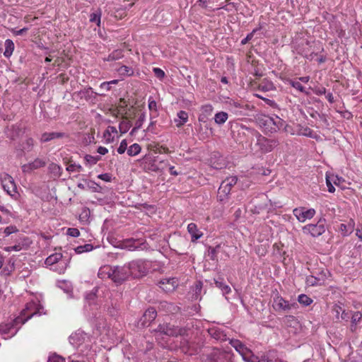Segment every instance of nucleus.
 I'll return each instance as SVG.
<instances>
[{
    "label": "nucleus",
    "mask_w": 362,
    "mask_h": 362,
    "mask_svg": "<svg viewBox=\"0 0 362 362\" xmlns=\"http://www.w3.org/2000/svg\"><path fill=\"white\" fill-rule=\"evenodd\" d=\"M298 301L303 306H308L313 302V299L305 294H300L298 296Z\"/></svg>",
    "instance_id": "de8ad7c7"
},
{
    "label": "nucleus",
    "mask_w": 362,
    "mask_h": 362,
    "mask_svg": "<svg viewBox=\"0 0 362 362\" xmlns=\"http://www.w3.org/2000/svg\"><path fill=\"white\" fill-rule=\"evenodd\" d=\"M93 249V246L91 244H86L84 245H80L76 247L74 250L77 254H81L85 252H90Z\"/></svg>",
    "instance_id": "3c124183"
},
{
    "label": "nucleus",
    "mask_w": 362,
    "mask_h": 362,
    "mask_svg": "<svg viewBox=\"0 0 362 362\" xmlns=\"http://www.w3.org/2000/svg\"><path fill=\"white\" fill-rule=\"evenodd\" d=\"M296 52L305 57V59L312 61L317 54L313 49V45L308 40H303L300 44L294 46Z\"/></svg>",
    "instance_id": "9b49d317"
},
{
    "label": "nucleus",
    "mask_w": 362,
    "mask_h": 362,
    "mask_svg": "<svg viewBox=\"0 0 362 362\" xmlns=\"http://www.w3.org/2000/svg\"><path fill=\"white\" fill-rule=\"evenodd\" d=\"M47 362H65V360L62 356L54 354L49 357Z\"/></svg>",
    "instance_id": "e2e57ef3"
},
{
    "label": "nucleus",
    "mask_w": 362,
    "mask_h": 362,
    "mask_svg": "<svg viewBox=\"0 0 362 362\" xmlns=\"http://www.w3.org/2000/svg\"><path fill=\"white\" fill-rule=\"evenodd\" d=\"M259 88L263 91H269L275 88L272 82L269 81H262L259 83Z\"/></svg>",
    "instance_id": "09e8293b"
},
{
    "label": "nucleus",
    "mask_w": 362,
    "mask_h": 362,
    "mask_svg": "<svg viewBox=\"0 0 362 362\" xmlns=\"http://www.w3.org/2000/svg\"><path fill=\"white\" fill-rule=\"evenodd\" d=\"M256 95L259 98H261L262 100H263L265 102V103L267 105H269L270 107H274V108L277 107V104H276V103L274 100H270V99H268V98H263V97H262V96H260V95H259L257 94Z\"/></svg>",
    "instance_id": "774afa93"
},
{
    "label": "nucleus",
    "mask_w": 362,
    "mask_h": 362,
    "mask_svg": "<svg viewBox=\"0 0 362 362\" xmlns=\"http://www.w3.org/2000/svg\"><path fill=\"white\" fill-rule=\"evenodd\" d=\"M4 46L5 51L4 52V55L6 58H9L13 52L15 48L14 43L11 40L7 39L5 40Z\"/></svg>",
    "instance_id": "4c0bfd02"
},
{
    "label": "nucleus",
    "mask_w": 362,
    "mask_h": 362,
    "mask_svg": "<svg viewBox=\"0 0 362 362\" xmlns=\"http://www.w3.org/2000/svg\"><path fill=\"white\" fill-rule=\"evenodd\" d=\"M203 288V284L201 281H197L193 288V298L195 300L201 299V293Z\"/></svg>",
    "instance_id": "a18cd8bd"
},
{
    "label": "nucleus",
    "mask_w": 362,
    "mask_h": 362,
    "mask_svg": "<svg viewBox=\"0 0 362 362\" xmlns=\"http://www.w3.org/2000/svg\"><path fill=\"white\" fill-rule=\"evenodd\" d=\"M238 177L236 176H230L226 178L221 184L218 190V199L223 202L227 199L231 191L232 187L237 183Z\"/></svg>",
    "instance_id": "6e6552de"
},
{
    "label": "nucleus",
    "mask_w": 362,
    "mask_h": 362,
    "mask_svg": "<svg viewBox=\"0 0 362 362\" xmlns=\"http://www.w3.org/2000/svg\"><path fill=\"white\" fill-rule=\"evenodd\" d=\"M94 353L89 349L86 352L83 349H80V352H76L68 357L69 362H90L93 358Z\"/></svg>",
    "instance_id": "dca6fc26"
},
{
    "label": "nucleus",
    "mask_w": 362,
    "mask_h": 362,
    "mask_svg": "<svg viewBox=\"0 0 362 362\" xmlns=\"http://www.w3.org/2000/svg\"><path fill=\"white\" fill-rule=\"evenodd\" d=\"M279 144L276 139H268L262 135L257 134L256 136V143L255 147L256 151L261 153H267L272 151Z\"/></svg>",
    "instance_id": "0eeeda50"
},
{
    "label": "nucleus",
    "mask_w": 362,
    "mask_h": 362,
    "mask_svg": "<svg viewBox=\"0 0 362 362\" xmlns=\"http://www.w3.org/2000/svg\"><path fill=\"white\" fill-rule=\"evenodd\" d=\"M289 84L296 90H299L300 93L308 94V93L305 91V88L302 86V84L299 81L291 80L289 81Z\"/></svg>",
    "instance_id": "864d4df0"
},
{
    "label": "nucleus",
    "mask_w": 362,
    "mask_h": 362,
    "mask_svg": "<svg viewBox=\"0 0 362 362\" xmlns=\"http://www.w3.org/2000/svg\"><path fill=\"white\" fill-rule=\"evenodd\" d=\"M102 11L100 9H98L95 12L90 14L89 21L91 23H95L98 26L100 25L101 23Z\"/></svg>",
    "instance_id": "79ce46f5"
},
{
    "label": "nucleus",
    "mask_w": 362,
    "mask_h": 362,
    "mask_svg": "<svg viewBox=\"0 0 362 362\" xmlns=\"http://www.w3.org/2000/svg\"><path fill=\"white\" fill-rule=\"evenodd\" d=\"M355 223L353 219H350L349 221L345 223H341L339 226V230L344 236L350 235L354 229Z\"/></svg>",
    "instance_id": "2f4dec72"
},
{
    "label": "nucleus",
    "mask_w": 362,
    "mask_h": 362,
    "mask_svg": "<svg viewBox=\"0 0 362 362\" xmlns=\"http://www.w3.org/2000/svg\"><path fill=\"white\" fill-rule=\"evenodd\" d=\"M0 181L4 190L13 199L17 200L19 193L13 178L6 173H0Z\"/></svg>",
    "instance_id": "423d86ee"
},
{
    "label": "nucleus",
    "mask_w": 362,
    "mask_h": 362,
    "mask_svg": "<svg viewBox=\"0 0 362 362\" xmlns=\"http://www.w3.org/2000/svg\"><path fill=\"white\" fill-rule=\"evenodd\" d=\"M85 299L88 303L90 310L92 311V315L93 318H98L97 313L94 312L95 310H98V304L95 303L96 295L95 292H90L86 293Z\"/></svg>",
    "instance_id": "393cba45"
},
{
    "label": "nucleus",
    "mask_w": 362,
    "mask_h": 362,
    "mask_svg": "<svg viewBox=\"0 0 362 362\" xmlns=\"http://www.w3.org/2000/svg\"><path fill=\"white\" fill-rule=\"evenodd\" d=\"M49 170L52 173L58 177L61 175L62 170V168L59 165L54 163L49 165Z\"/></svg>",
    "instance_id": "603ef678"
},
{
    "label": "nucleus",
    "mask_w": 362,
    "mask_h": 362,
    "mask_svg": "<svg viewBox=\"0 0 362 362\" xmlns=\"http://www.w3.org/2000/svg\"><path fill=\"white\" fill-rule=\"evenodd\" d=\"M114 274L113 267L110 265H104L99 269L98 276L100 279H111Z\"/></svg>",
    "instance_id": "c85d7f7f"
},
{
    "label": "nucleus",
    "mask_w": 362,
    "mask_h": 362,
    "mask_svg": "<svg viewBox=\"0 0 362 362\" xmlns=\"http://www.w3.org/2000/svg\"><path fill=\"white\" fill-rule=\"evenodd\" d=\"M122 295L118 292H113L111 293L110 297V304L107 303L105 305L104 308L107 312L112 317H115L118 315L119 310V300H121Z\"/></svg>",
    "instance_id": "f8f14e48"
},
{
    "label": "nucleus",
    "mask_w": 362,
    "mask_h": 362,
    "mask_svg": "<svg viewBox=\"0 0 362 362\" xmlns=\"http://www.w3.org/2000/svg\"><path fill=\"white\" fill-rule=\"evenodd\" d=\"M343 308V304L340 302L335 303L332 308V313L337 320H340V315Z\"/></svg>",
    "instance_id": "c03bdc74"
},
{
    "label": "nucleus",
    "mask_w": 362,
    "mask_h": 362,
    "mask_svg": "<svg viewBox=\"0 0 362 362\" xmlns=\"http://www.w3.org/2000/svg\"><path fill=\"white\" fill-rule=\"evenodd\" d=\"M118 74L122 77L132 76L134 75V69L125 65H122L116 69Z\"/></svg>",
    "instance_id": "c9c22d12"
},
{
    "label": "nucleus",
    "mask_w": 362,
    "mask_h": 362,
    "mask_svg": "<svg viewBox=\"0 0 362 362\" xmlns=\"http://www.w3.org/2000/svg\"><path fill=\"white\" fill-rule=\"evenodd\" d=\"M146 121V113L142 112L139 115L138 119H136L135 122V125L136 126V129H140L144 122Z\"/></svg>",
    "instance_id": "bf43d9fd"
},
{
    "label": "nucleus",
    "mask_w": 362,
    "mask_h": 362,
    "mask_svg": "<svg viewBox=\"0 0 362 362\" xmlns=\"http://www.w3.org/2000/svg\"><path fill=\"white\" fill-rule=\"evenodd\" d=\"M187 231L191 235L192 242L197 241L203 235V233L198 229L197 226L194 223H190L188 224Z\"/></svg>",
    "instance_id": "a878e982"
},
{
    "label": "nucleus",
    "mask_w": 362,
    "mask_h": 362,
    "mask_svg": "<svg viewBox=\"0 0 362 362\" xmlns=\"http://www.w3.org/2000/svg\"><path fill=\"white\" fill-rule=\"evenodd\" d=\"M211 362H232L231 354L229 352L214 349L211 354Z\"/></svg>",
    "instance_id": "a211bd4d"
},
{
    "label": "nucleus",
    "mask_w": 362,
    "mask_h": 362,
    "mask_svg": "<svg viewBox=\"0 0 362 362\" xmlns=\"http://www.w3.org/2000/svg\"><path fill=\"white\" fill-rule=\"evenodd\" d=\"M259 123L266 133H275L284 126V122L276 115H264L259 119Z\"/></svg>",
    "instance_id": "20e7f679"
},
{
    "label": "nucleus",
    "mask_w": 362,
    "mask_h": 362,
    "mask_svg": "<svg viewBox=\"0 0 362 362\" xmlns=\"http://www.w3.org/2000/svg\"><path fill=\"white\" fill-rule=\"evenodd\" d=\"M157 316V312L154 308H148L141 318V323L143 326H148Z\"/></svg>",
    "instance_id": "5701e85b"
},
{
    "label": "nucleus",
    "mask_w": 362,
    "mask_h": 362,
    "mask_svg": "<svg viewBox=\"0 0 362 362\" xmlns=\"http://www.w3.org/2000/svg\"><path fill=\"white\" fill-rule=\"evenodd\" d=\"M293 214L299 222L304 223L307 220L312 219L315 216L316 211L313 208L306 209L305 207L300 206L295 208L293 210Z\"/></svg>",
    "instance_id": "ddd939ff"
},
{
    "label": "nucleus",
    "mask_w": 362,
    "mask_h": 362,
    "mask_svg": "<svg viewBox=\"0 0 362 362\" xmlns=\"http://www.w3.org/2000/svg\"><path fill=\"white\" fill-rule=\"evenodd\" d=\"M325 219L320 218L316 223H310L302 228V231L305 235H310L313 238L322 235L325 232Z\"/></svg>",
    "instance_id": "1a4fd4ad"
},
{
    "label": "nucleus",
    "mask_w": 362,
    "mask_h": 362,
    "mask_svg": "<svg viewBox=\"0 0 362 362\" xmlns=\"http://www.w3.org/2000/svg\"><path fill=\"white\" fill-rule=\"evenodd\" d=\"M228 115L227 112L221 111L218 112L214 115V122L218 125L223 124L228 119Z\"/></svg>",
    "instance_id": "a19ab883"
},
{
    "label": "nucleus",
    "mask_w": 362,
    "mask_h": 362,
    "mask_svg": "<svg viewBox=\"0 0 362 362\" xmlns=\"http://www.w3.org/2000/svg\"><path fill=\"white\" fill-rule=\"evenodd\" d=\"M58 286L68 294L69 298L72 297V284L70 281L66 280L59 281Z\"/></svg>",
    "instance_id": "473e14b6"
},
{
    "label": "nucleus",
    "mask_w": 362,
    "mask_h": 362,
    "mask_svg": "<svg viewBox=\"0 0 362 362\" xmlns=\"http://www.w3.org/2000/svg\"><path fill=\"white\" fill-rule=\"evenodd\" d=\"M42 305L37 297L33 298L25 304V308L21 311V315L15 318L11 324L0 325V333L4 339H8L15 336L20 327L18 325L24 324L29 319L35 315H40Z\"/></svg>",
    "instance_id": "f257e3e1"
},
{
    "label": "nucleus",
    "mask_w": 362,
    "mask_h": 362,
    "mask_svg": "<svg viewBox=\"0 0 362 362\" xmlns=\"http://www.w3.org/2000/svg\"><path fill=\"white\" fill-rule=\"evenodd\" d=\"M153 71L155 76L160 80H162L165 76V72L160 68L155 67L153 68Z\"/></svg>",
    "instance_id": "338daca9"
},
{
    "label": "nucleus",
    "mask_w": 362,
    "mask_h": 362,
    "mask_svg": "<svg viewBox=\"0 0 362 362\" xmlns=\"http://www.w3.org/2000/svg\"><path fill=\"white\" fill-rule=\"evenodd\" d=\"M92 337L82 329H78L69 337V341L77 348V352H80L81 349H83L85 352L88 349L92 351Z\"/></svg>",
    "instance_id": "7ed1b4c3"
},
{
    "label": "nucleus",
    "mask_w": 362,
    "mask_h": 362,
    "mask_svg": "<svg viewBox=\"0 0 362 362\" xmlns=\"http://www.w3.org/2000/svg\"><path fill=\"white\" fill-rule=\"evenodd\" d=\"M130 276L138 278L145 276L151 269L152 262L146 259H136L127 264Z\"/></svg>",
    "instance_id": "39448f33"
},
{
    "label": "nucleus",
    "mask_w": 362,
    "mask_h": 362,
    "mask_svg": "<svg viewBox=\"0 0 362 362\" xmlns=\"http://www.w3.org/2000/svg\"><path fill=\"white\" fill-rule=\"evenodd\" d=\"M362 320V313L360 311L354 312L351 316V332H355L356 329V327L358 324Z\"/></svg>",
    "instance_id": "f704fd0d"
},
{
    "label": "nucleus",
    "mask_w": 362,
    "mask_h": 362,
    "mask_svg": "<svg viewBox=\"0 0 362 362\" xmlns=\"http://www.w3.org/2000/svg\"><path fill=\"white\" fill-rule=\"evenodd\" d=\"M66 234L71 237L76 238L79 236L80 232L78 229L76 228H69L66 230Z\"/></svg>",
    "instance_id": "0e129e2a"
},
{
    "label": "nucleus",
    "mask_w": 362,
    "mask_h": 362,
    "mask_svg": "<svg viewBox=\"0 0 362 362\" xmlns=\"http://www.w3.org/2000/svg\"><path fill=\"white\" fill-rule=\"evenodd\" d=\"M124 57L123 50L118 49L113 50L107 57L104 58V61L111 62L122 59Z\"/></svg>",
    "instance_id": "e433bc0d"
},
{
    "label": "nucleus",
    "mask_w": 362,
    "mask_h": 362,
    "mask_svg": "<svg viewBox=\"0 0 362 362\" xmlns=\"http://www.w3.org/2000/svg\"><path fill=\"white\" fill-rule=\"evenodd\" d=\"M125 247L129 250H144L148 249V244L143 240L130 239L126 242Z\"/></svg>",
    "instance_id": "aec40b11"
},
{
    "label": "nucleus",
    "mask_w": 362,
    "mask_h": 362,
    "mask_svg": "<svg viewBox=\"0 0 362 362\" xmlns=\"http://www.w3.org/2000/svg\"><path fill=\"white\" fill-rule=\"evenodd\" d=\"M22 248H23L22 245L20 243H18V244H16V245H15L13 246L5 247L4 248V250L5 251H6V252H12V251L19 252V251H21L22 250Z\"/></svg>",
    "instance_id": "680f3d73"
},
{
    "label": "nucleus",
    "mask_w": 362,
    "mask_h": 362,
    "mask_svg": "<svg viewBox=\"0 0 362 362\" xmlns=\"http://www.w3.org/2000/svg\"><path fill=\"white\" fill-rule=\"evenodd\" d=\"M113 267L114 274H112V280L115 283H121L130 276L129 269L127 264L124 266H115Z\"/></svg>",
    "instance_id": "4468645a"
},
{
    "label": "nucleus",
    "mask_w": 362,
    "mask_h": 362,
    "mask_svg": "<svg viewBox=\"0 0 362 362\" xmlns=\"http://www.w3.org/2000/svg\"><path fill=\"white\" fill-rule=\"evenodd\" d=\"M95 323V331L94 332V334L95 335H100L102 334L105 330H106V322L104 319H100L99 324L97 322Z\"/></svg>",
    "instance_id": "37998d69"
},
{
    "label": "nucleus",
    "mask_w": 362,
    "mask_h": 362,
    "mask_svg": "<svg viewBox=\"0 0 362 362\" xmlns=\"http://www.w3.org/2000/svg\"><path fill=\"white\" fill-rule=\"evenodd\" d=\"M177 286V280L175 278L163 279L159 282V286L165 292L175 290Z\"/></svg>",
    "instance_id": "4be33fe9"
},
{
    "label": "nucleus",
    "mask_w": 362,
    "mask_h": 362,
    "mask_svg": "<svg viewBox=\"0 0 362 362\" xmlns=\"http://www.w3.org/2000/svg\"><path fill=\"white\" fill-rule=\"evenodd\" d=\"M141 148L139 144H134L127 149V154L129 156H135L141 152Z\"/></svg>",
    "instance_id": "49530a36"
},
{
    "label": "nucleus",
    "mask_w": 362,
    "mask_h": 362,
    "mask_svg": "<svg viewBox=\"0 0 362 362\" xmlns=\"http://www.w3.org/2000/svg\"><path fill=\"white\" fill-rule=\"evenodd\" d=\"M22 133V129L20 125H12L8 128L6 132V136L11 140H16Z\"/></svg>",
    "instance_id": "cd10ccee"
},
{
    "label": "nucleus",
    "mask_w": 362,
    "mask_h": 362,
    "mask_svg": "<svg viewBox=\"0 0 362 362\" xmlns=\"http://www.w3.org/2000/svg\"><path fill=\"white\" fill-rule=\"evenodd\" d=\"M214 107L211 104H206L201 107V113L199 115L198 120L199 122L205 123L210 115H211Z\"/></svg>",
    "instance_id": "b1692460"
},
{
    "label": "nucleus",
    "mask_w": 362,
    "mask_h": 362,
    "mask_svg": "<svg viewBox=\"0 0 362 362\" xmlns=\"http://www.w3.org/2000/svg\"><path fill=\"white\" fill-rule=\"evenodd\" d=\"M207 331L209 335L216 341H223L227 339L226 334L221 327L212 326L209 327Z\"/></svg>",
    "instance_id": "412c9836"
},
{
    "label": "nucleus",
    "mask_w": 362,
    "mask_h": 362,
    "mask_svg": "<svg viewBox=\"0 0 362 362\" xmlns=\"http://www.w3.org/2000/svg\"><path fill=\"white\" fill-rule=\"evenodd\" d=\"M158 332L168 336H178L183 335L186 330L183 328H180L167 323L160 325L158 327Z\"/></svg>",
    "instance_id": "2eb2a0df"
},
{
    "label": "nucleus",
    "mask_w": 362,
    "mask_h": 362,
    "mask_svg": "<svg viewBox=\"0 0 362 362\" xmlns=\"http://www.w3.org/2000/svg\"><path fill=\"white\" fill-rule=\"evenodd\" d=\"M83 168L81 165L76 164V163H71L66 167V170L73 173V172H77L79 173L82 171Z\"/></svg>",
    "instance_id": "5fc2aeb1"
},
{
    "label": "nucleus",
    "mask_w": 362,
    "mask_h": 362,
    "mask_svg": "<svg viewBox=\"0 0 362 362\" xmlns=\"http://www.w3.org/2000/svg\"><path fill=\"white\" fill-rule=\"evenodd\" d=\"M132 126L131 122L129 120H123L119 123V129L121 134L127 133Z\"/></svg>",
    "instance_id": "8fccbe9b"
},
{
    "label": "nucleus",
    "mask_w": 362,
    "mask_h": 362,
    "mask_svg": "<svg viewBox=\"0 0 362 362\" xmlns=\"http://www.w3.org/2000/svg\"><path fill=\"white\" fill-rule=\"evenodd\" d=\"M229 343L235 351L239 353L245 362H271V361L265 356H262L259 358L258 356H255L250 349L246 347L245 344L238 339H229Z\"/></svg>",
    "instance_id": "f03ea898"
},
{
    "label": "nucleus",
    "mask_w": 362,
    "mask_h": 362,
    "mask_svg": "<svg viewBox=\"0 0 362 362\" xmlns=\"http://www.w3.org/2000/svg\"><path fill=\"white\" fill-rule=\"evenodd\" d=\"M117 134V128L113 126H108L103 133V138L106 143H112L114 141L115 137Z\"/></svg>",
    "instance_id": "c756f323"
},
{
    "label": "nucleus",
    "mask_w": 362,
    "mask_h": 362,
    "mask_svg": "<svg viewBox=\"0 0 362 362\" xmlns=\"http://www.w3.org/2000/svg\"><path fill=\"white\" fill-rule=\"evenodd\" d=\"M34 145V139L31 137H28L20 144V148L23 152H29L33 150Z\"/></svg>",
    "instance_id": "72a5a7b5"
},
{
    "label": "nucleus",
    "mask_w": 362,
    "mask_h": 362,
    "mask_svg": "<svg viewBox=\"0 0 362 362\" xmlns=\"http://www.w3.org/2000/svg\"><path fill=\"white\" fill-rule=\"evenodd\" d=\"M127 141L126 139H123L120 144L119 147L117 148V153L119 154H123L126 151H127Z\"/></svg>",
    "instance_id": "052dcab7"
},
{
    "label": "nucleus",
    "mask_w": 362,
    "mask_h": 362,
    "mask_svg": "<svg viewBox=\"0 0 362 362\" xmlns=\"http://www.w3.org/2000/svg\"><path fill=\"white\" fill-rule=\"evenodd\" d=\"M46 160L42 158H36L33 161L22 166V170L24 173H30L34 170L41 168L46 165Z\"/></svg>",
    "instance_id": "6ab92c4d"
},
{
    "label": "nucleus",
    "mask_w": 362,
    "mask_h": 362,
    "mask_svg": "<svg viewBox=\"0 0 362 362\" xmlns=\"http://www.w3.org/2000/svg\"><path fill=\"white\" fill-rule=\"evenodd\" d=\"M64 136H66V134L62 132H45L41 135L40 141L41 143H45L55 139H60Z\"/></svg>",
    "instance_id": "bb28decb"
},
{
    "label": "nucleus",
    "mask_w": 362,
    "mask_h": 362,
    "mask_svg": "<svg viewBox=\"0 0 362 362\" xmlns=\"http://www.w3.org/2000/svg\"><path fill=\"white\" fill-rule=\"evenodd\" d=\"M215 285L216 287L221 290L223 295L228 294L231 291L229 286L225 284L222 278L215 279Z\"/></svg>",
    "instance_id": "58836bf2"
},
{
    "label": "nucleus",
    "mask_w": 362,
    "mask_h": 362,
    "mask_svg": "<svg viewBox=\"0 0 362 362\" xmlns=\"http://www.w3.org/2000/svg\"><path fill=\"white\" fill-rule=\"evenodd\" d=\"M188 119V113L184 110H180L177 113V118L174 119V122L176 127L180 128L187 122Z\"/></svg>",
    "instance_id": "7c9ffc66"
},
{
    "label": "nucleus",
    "mask_w": 362,
    "mask_h": 362,
    "mask_svg": "<svg viewBox=\"0 0 362 362\" xmlns=\"http://www.w3.org/2000/svg\"><path fill=\"white\" fill-rule=\"evenodd\" d=\"M272 307L276 312H288L292 309L297 308L298 304L296 302L290 303L279 293H276L273 299Z\"/></svg>",
    "instance_id": "9d476101"
},
{
    "label": "nucleus",
    "mask_w": 362,
    "mask_h": 362,
    "mask_svg": "<svg viewBox=\"0 0 362 362\" xmlns=\"http://www.w3.org/2000/svg\"><path fill=\"white\" fill-rule=\"evenodd\" d=\"M62 258V255L61 253L56 252L47 257L45 261V264L47 266H52L54 264L59 262Z\"/></svg>",
    "instance_id": "ea45409f"
},
{
    "label": "nucleus",
    "mask_w": 362,
    "mask_h": 362,
    "mask_svg": "<svg viewBox=\"0 0 362 362\" xmlns=\"http://www.w3.org/2000/svg\"><path fill=\"white\" fill-rule=\"evenodd\" d=\"M84 159L88 164L92 165H95L100 159V157L99 156L86 155Z\"/></svg>",
    "instance_id": "6e6d98bb"
},
{
    "label": "nucleus",
    "mask_w": 362,
    "mask_h": 362,
    "mask_svg": "<svg viewBox=\"0 0 362 362\" xmlns=\"http://www.w3.org/2000/svg\"><path fill=\"white\" fill-rule=\"evenodd\" d=\"M325 179H326V184H327V188H328V192H330V193L334 192H335V188H334V187L332 185L333 181H332V177H330V175L326 174Z\"/></svg>",
    "instance_id": "13d9d810"
},
{
    "label": "nucleus",
    "mask_w": 362,
    "mask_h": 362,
    "mask_svg": "<svg viewBox=\"0 0 362 362\" xmlns=\"http://www.w3.org/2000/svg\"><path fill=\"white\" fill-rule=\"evenodd\" d=\"M260 28L254 29L251 33H248L247 36L241 40V45H246L250 40H251L255 33L259 30Z\"/></svg>",
    "instance_id": "4d7b16f0"
},
{
    "label": "nucleus",
    "mask_w": 362,
    "mask_h": 362,
    "mask_svg": "<svg viewBox=\"0 0 362 362\" xmlns=\"http://www.w3.org/2000/svg\"><path fill=\"white\" fill-rule=\"evenodd\" d=\"M148 109L151 111H157V103L156 100L153 98V97L150 96L148 100Z\"/></svg>",
    "instance_id": "69168bd1"
},
{
    "label": "nucleus",
    "mask_w": 362,
    "mask_h": 362,
    "mask_svg": "<svg viewBox=\"0 0 362 362\" xmlns=\"http://www.w3.org/2000/svg\"><path fill=\"white\" fill-rule=\"evenodd\" d=\"M330 273L328 271H322L318 275V276H308L306 278V284L310 286H317L323 285L325 280L327 276H329Z\"/></svg>",
    "instance_id": "f3484780"
}]
</instances>
